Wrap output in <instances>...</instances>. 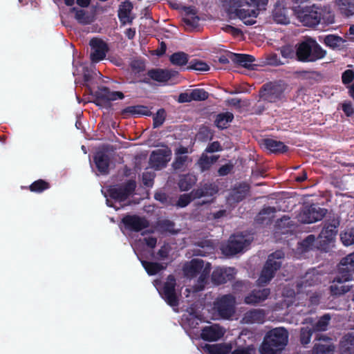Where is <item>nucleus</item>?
Returning <instances> with one entry per match:
<instances>
[{"label":"nucleus","mask_w":354,"mask_h":354,"mask_svg":"<svg viewBox=\"0 0 354 354\" xmlns=\"http://www.w3.org/2000/svg\"><path fill=\"white\" fill-rule=\"evenodd\" d=\"M197 136L199 140L204 141L210 140L212 137V134L210 129L207 127H201Z\"/></svg>","instance_id":"obj_60"},{"label":"nucleus","mask_w":354,"mask_h":354,"mask_svg":"<svg viewBox=\"0 0 354 354\" xmlns=\"http://www.w3.org/2000/svg\"><path fill=\"white\" fill-rule=\"evenodd\" d=\"M194 199L192 192L189 194H182L179 196L176 205L180 207H185Z\"/></svg>","instance_id":"obj_56"},{"label":"nucleus","mask_w":354,"mask_h":354,"mask_svg":"<svg viewBox=\"0 0 354 354\" xmlns=\"http://www.w3.org/2000/svg\"><path fill=\"white\" fill-rule=\"evenodd\" d=\"M327 212L326 208L321 207L318 204H303L295 218L302 223H313L322 220Z\"/></svg>","instance_id":"obj_8"},{"label":"nucleus","mask_w":354,"mask_h":354,"mask_svg":"<svg viewBox=\"0 0 354 354\" xmlns=\"http://www.w3.org/2000/svg\"><path fill=\"white\" fill-rule=\"evenodd\" d=\"M342 110L347 117H351L354 114V107L350 101H345L342 104Z\"/></svg>","instance_id":"obj_62"},{"label":"nucleus","mask_w":354,"mask_h":354,"mask_svg":"<svg viewBox=\"0 0 354 354\" xmlns=\"http://www.w3.org/2000/svg\"><path fill=\"white\" fill-rule=\"evenodd\" d=\"M151 112L147 106L144 105H135V106H129L121 111V115L124 118H127L130 116L134 115H151Z\"/></svg>","instance_id":"obj_25"},{"label":"nucleus","mask_w":354,"mask_h":354,"mask_svg":"<svg viewBox=\"0 0 354 354\" xmlns=\"http://www.w3.org/2000/svg\"><path fill=\"white\" fill-rule=\"evenodd\" d=\"M288 8L286 0H277L273 10V19L280 24H288Z\"/></svg>","instance_id":"obj_20"},{"label":"nucleus","mask_w":354,"mask_h":354,"mask_svg":"<svg viewBox=\"0 0 354 354\" xmlns=\"http://www.w3.org/2000/svg\"><path fill=\"white\" fill-rule=\"evenodd\" d=\"M284 257V252L281 250H277L268 255L260 276L257 281L258 286L263 287L270 282L274 277L276 272L280 269Z\"/></svg>","instance_id":"obj_5"},{"label":"nucleus","mask_w":354,"mask_h":354,"mask_svg":"<svg viewBox=\"0 0 354 354\" xmlns=\"http://www.w3.org/2000/svg\"><path fill=\"white\" fill-rule=\"evenodd\" d=\"M50 187V185L48 182L43 179H39L30 184L28 189L32 192L39 194L48 189Z\"/></svg>","instance_id":"obj_43"},{"label":"nucleus","mask_w":354,"mask_h":354,"mask_svg":"<svg viewBox=\"0 0 354 354\" xmlns=\"http://www.w3.org/2000/svg\"><path fill=\"white\" fill-rule=\"evenodd\" d=\"M133 9V4L129 1H124L118 10V18L120 22L124 25L127 23L132 24L133 18L130 17V14Z\"/></svg>","instance_id":"obj_31"},{"label":"nucleus","mask_w":354,"mask_h":354,"mask_svg":"<svg viewBox=\"0 0 354 354\" xmlns=\"http://www.w3.org/2000/svg\"><path fill=\"white\" fill-rule=\"evenodd\" d=\"M331 317L329 314L326 313L319 317L315 324V328L318 331H325L329 324Z\"/></svg>","instance_id":"obj_50"},{"label":"nucleus","mask_w":354,"mask_h":354,"mask_svg":"<svg viewBox=\"0 0 354 354\" xmlns=\"http://www.w3.org/2000/svg\"><path fill=\"white\" fill-rule=\"evenodd\" d=\"M324 42L327 46L335 49L339 48L344 42V40L339 36L328 35L325 37Z\"/></svg>","instance_id":"obj_45"},{"label":"nucleus","mask_w":354,"mask_h":354,"mask_svg":"<svg viewBox=\"0 0 354 354\" xmlns=\"http://www.w3.org/2000/svg\"><path fill=\"white\" fill-rule=\"evenodd\" d=\"M141 263L147 273L150 276L156 275L161 270H165L167 267L158 262H151L145 260H142Z\"/></svg>","instance_id":"obj_38"},{"label":"nucleus","mask_w":354,"mask_h":354,"mask_svg":"<svg viewBox=\"0 0 354 354\" xmlns=\"http://www.w3.org/2000/svg\"><path fill=\"white\" fill-rule=\"evenodd\" d=\"M263 145L266 149L274 153H283L287 150V147L283 142L273 138L263 139Z\"/></svg>","instance_id":"obj_32"},{"label":"nucleus","mask_w":354,"mask_h":354,"mask_svg":"<svg viewBox=\"0 0 354 354\" xmlns=\"http://www.w3.org/2000/svg\"><path fill=\"white\" fill-rule=\"evenodd\" d=\"M218 191V186L214 183H205L202 187L192 191L194 198H201L205 196H212Z\"/></svg>","instance_id":"obj_27"},{"label":"nucleus","mask_w":354,"mask_h":354,"mask_svg":"<svg viewBox=\"0 0 354 354\" xmlns=\"http://www.w3.org/2000/svg\"><path fill=\"white\" fill-rule=\"evenodd\" d=\"M219 158V156L213 155L208 156L207 153L203 152L196 162V165L199 167L200 171L203 173L210 169L211 167Z\"/></svg>","instance_id":"obj_30"},{"label":"nucleus","mask_w":354,"mask_h":354,"mask_svg":"<svg viewBox=\"0 0 354 354\" xmlns=\"http://www.w3.org/2000/svg\"><path fill=\"white\" fill-rule=\"evenodd\" d=\"M307 178V174L305 171H302L300 174L291 173L289 175V185L294 182L301 183Z\"/></svg>","instance_id":"obj_59"},{"label":"nucleus","mask_w":354,"mask_h":354,"mask_svg":"<svg viewBox=\"0 0 354 354\" xmlns=\"http://www.w3.org/2000/svg\"><path fill=\"white\" fill-rule=\"evenodd\" d=\"M89 45L91 49L90 59L92 62L97 63L105 58L109 48L104 41L97 37H93L90 40Z\"/></svg>","instance_id":"obj_16"},{"label":"nucleus","mask_w":354,"mask_h":354,"mask_svg":"<svg viewBox=\"0 0 354 354\" xmlns=\"http://www.w3.org/2000/svg\"><path fill=\"white\" fill-rule=\"evenodd\" d=\"M197 178L195 175L187 174L180 176L178 185L180 191L189 190L196 183Z\"/></svg>","instance_id":"obj_36"},{"label":"nucleus","mask_w":354,"mask_h":354,"mask_svg":"<svg viewBox=\"0 0 354 354\" xmlns=\"http://www.w3.org/2000/svg\"><path fill=\"white\" fill-rule=\"evenodd\" d=\"M236 273V270L234 268H218L213 271L212 281L216 285L224 284L233 280Z\"/></svg>","instance_id":"obj_18"},{"label":"nucleus","mask_w":354,"mask_h":354,"mask_svg":"<svg viewBox=\"0 0 354 354\" xmlns=\"http://www.w3.org/2000/svg\"><path fill=\"white\" fill-rule=\"evenodd\" d=\"M234 120V114L226 111L217 114L214 120V125L219 129H225L229 124Z\"/></svg>","instance_id":"obj_34"},{"label":"nucleus","mask_w":354,"mask_h":354,"mask_svg":"<svg viewBox=\"0 0 354 354\" xmlns=\"http://www.w3.org/2000/svg\"><path fill=\"white\" fill-rule=\"evenodd\" d=\"M224 335L221 327L217 324L205 326L201 330V337L205 341L214 342Z\"/></svg>","instance_id":"obj_19"},{"label":"nucleus","mask_w":354,"mask_h":354,"mask_svg":"<svg viewBox=\"0 0 354 354\" xmlns=\"http://www.w3.org/2000/svg\"><path fill=\"white\" fill-rule=\"evenodd\" d=\"M270 294V288L253 290L244 298L246 304L255 305L265 301Z\"/></svg>","instance_id":"obj_21"},{"label":"nucleus","mask_w":354,"mask_h":354,"mask_svg":"<svg viewBox=\"0 0 354 354\" xmlns=\"http://www.w3.org/2000/svg\"><path fill=\"white\" fill-rule=\"evenodd\" d=\"M329 289L333 296H340L350 290L349 286L344 285V283H339L338 282H334V279H333L332 284L330 286Z\"/></svg>","instance_id":"obj_44"},{"label":"nucleus","mask_w":354,"mask_h":354,"mask_svg":"<svg viewBox=\"0 0 354 354\" xmlns=\"http://www.w3.org/2000/svg\"><path fill=\"white\" fill-rule=\"evenodd\" d=\"M287 330L276 328L266 333L259 351L261 354H277L281 352L288 342Z\"/></svg>","instance_id":"obj_4"},{"label":"nucleus","mask_w":354,"mask_h":354,"mask_svg":"<svg viewBox=\"0 0 354 354\" xmlns=\"http://www.w3.org/2000/svg\"><path fill=\"white\" fill-rule=\"evenodd\" d=\"M340 12L346 16L354 15V0H336Z\"/></svg>","instance_id":"obj_39"},{"label":"nucleus","mask_w":354,"mask_h":354,"mask_svg":"<svg viewBox=\"0 0 354 354\" xmlns=\"http://www.w3.org/2000/svg\"><path fill=\"white\" fill-rule=\"evenodd\" d=\"M209 94L203 88H195L189 93V100L194 101H204L208 99Z\"/></svg>","instance_id":"obj_46"},{"label":"nucleus","mask_w":354,"mask_h":354,"mask_svg":"<svg viewBox=\"0 0 354 354\" xmlns=\"http://www.w3.org/2000/svg\"><path fill=\"white\" fill-rule=\"evenodd\" d=\"M171 151L170 149H157L152 151L149 157V163L151 167L160 169L167 166L170 160Z\"/></svg>","instance_id":"obj_17"},{"label":"nucleus","mask_w":354,"mask_h":354,"mask_svg":"<svg viewBox=\"0 0 354 354\" xmlns=\"http://www.w3.org/2000/svg\"><path fill=\"white\" fill-rule=\"evenodd\" d=\"M230 57L234 63L246 68H251L252 63L255 61L254 56L248 54L230 53Z\"/></svg>","instance_id":"obj_33"},{"label":"nucleus","mask_w":354,"mask_h":354,"mask_svg":"<svg viewBox=\"0 0 354 354\" xmlns=\"http://www.w3.org/2000/svg\"><path fill=\"white\" fill-rule=\"evenodd\" d=\"M265 316L263 309H252L244 314L243 321L245 324H262L265 321Z\"/></svg>","instance_id":"obj_28"},{"label":"nucleus","mask_w":354,"mask_h":354,"mask_svg":"<svg viewBox=\"0 0 354 354\" xmlns=\"http://www.w3.org/2000/svg\"><path fill=\"white\" fill-rule=\"evenodd\" d=\"M354 80V72L352 70L347 69L342 75V81L344 84H348Z\"/></svg>","instance_id":"obj_64"},{"label":"nucleus","mask_w":354,"mask_h":354,"mask_svg":"<svg viewBox=\"0 0 354 354\" xmlns=\"http://www.w3.org/2000/svg\"><path fill=\"white\" fill-rule=\"evenodd\" d=\"M166 118V111L164 109H160L153 118V127L154 129L160 127Z\"/></svg>","instance_id":"obj_54"},{"label":"nucleus","mask_w":354,"mask_h":354,"mask_svg":"<svg viewBox=\"0 0 354 354\" xmlns=\"http://www.w3.org/2000/svg\"><path fill=\"white\" fill-rule=\"evenodd\" d=\"M176 279L170 274L167 277L166 282L164 283L162 290L159 291L162 298L171 307L178 306L179 304L178 297L176 292Z\"/></svg>","instance_id":"obj_13"},{"label":"nucleus","mask_w":354,"mask_h":354,"mask_svg":"<svg viewBox=\"0 0 354 354\" xmlns=\"http://www.w3.org/2000/svg\"><path fill=\"white\" fill-rule=\"evenodd\" d=\"M339 221L333 218L330 221H326L324 225L317 237V248L324 252H328L330 244L334 242L337 234Z\"/></svg>","instance_id":"obj_7"},{"label":"nucleus","mask_w":354,"mask_h":354,"mask_svg":"<svg viewBox=\"0 0 354 354\" xmlns=\"http://www.w3.org/2000/svg\"><path fill=\"white\" fill-rule=\"evenodd\" d=\"M288 84L285 80H279L268 82L260 88V98L270 103H275L285 99V91Z\"/></svg>","instance_id":"obj_6"},{"label":"nucleus","mask_w":354,"mask_h":354,"mask_svg":"<svg viewBox=\"0 0 354 354\" xmlns=\"http://www.w3.org/2000/svg\"><path fill=\"white\" fill-rule=\"evenodd\" d=\"M243 236L232 235L230 237L228 243L225 249V253L227 255H234L241 252L245 245Z\"/></svg>","instance_id":"obj_22"},{"label":"nucleus","mask_w":354,"mask_h":354,"mask_svg":"<svg viewBox=\"0 0 354 354\" xmlns=\"http://www.w3.org/2000/svg\"><path fill=\"white\" fill-rule=\"evenodd\" d=\"M326 55V50L313 37H305L296 45V57L301 62H315Z\"/></svg>","instance_id":"obj_3"},{"label":"nucleus","mask_w":354,"mask_h":354,"mask_svg":"<svg viewBox=\"0 0 354 354\" xmlns=\"http://www.w3.org/2000/svg\"><path fill=\"white\" fill-rule=\"evenodd\" d=\"M277 212L274 207H263L257 215L255 221L260 225H270L272 223L274 218V213Z\"/></svg>","instance_id":"obj_26"},{"label":"nucleus","mask_w":354,"mask_h":354,"mask_svg":"<svg viewBox=\"0 0 354 354\" xmlns=\"http://www.w3.org/2000/svg\"><path fill=\"white\" fill-rule=\"evenodd\" d=\"M340 239L346 246L354 245V227L348 229L341 233Z\"/></svg>","instance_id":"obj_49"},{"label":"nucleus","mask_w":354,"mask_h":354,"mask_svg":"<svg viewBox=\"0 0 354 354\" xmlns=\"http://www.w3.org/2000/svg\"><path fill=\"white\" fill-rule=\"evenodd\" d=\"M124 228L131 232H139L149 226V221L136 214H127L122 218Z\"/></svg>","instance_id":"obj_15"},{"label":"nucleus","mask_w":354,"mask_h":354,"mask_svg":"<svg viewBox=\"0 0 354 354\" xmlns=\"http://www.w3.org/2000/svg\"><path fill=\"white\" fill-rule=\"evenodd\" d=\"M185 16L183 18V22L188 26L196 28L199 25L200 17L197 15V12L192 7L185 8Z\"/></svg>","instance_id":"obj_35"},{"label":"nucleus","mask_w":354,"mask_h":354,"mask_svg":"<svg viewBox=\"0 0 354 354\" xmlns=\"http://www.w3.org/2000/svg\"><path fill=\"white\" fill-rule=\"evenodd\" d=\"M174 226V222L169 219H164L158 222V227L162 232L174 233L175 232Z\"/></svg>","instance_id":"obj_53"},{"label":"nucleus","mask_w":354,"mask_h":354,"mask_svg":"<svg viewBox=\"0 0 354 354\" xmlns=\"http://www.w3.org/2000/svg\"><path fill=\"white\" fill-rule=\"evenodd\" d=\"M136 188L135 180L130 179L120 185H111L107 189L109 196L118 202L125 201Z\"/></svg>","instance_id":"obj_9"},{"label":"nucleus","mask_w":354,"mask_h":354,"mask_svg":"<svg viewBox=\"0 0 354 354\" xmlns=\"http://www.w3.org/2000/svg\"><path fill=\"white\" fill-rule=\"evenodd\" d=\"M315 241V236L313 234H310L306 237L301 243H299V248L303 252H308L313 248Z\"/></svg>","instance_id":"obj_51"},{"label":"nucleus","mask_w":354,"mask_h":354,"mask_svg":"<svg viewBox=\"0 0 354 354\" xmlns=\"http://www.w3.org/2000/svg\"><path fill=\"white\" fill-rule=\"evenodd\" d=\"M313 351V354H332L333 349L328 345L315 344Z\"/></svg>","instance_id":"obj_58"},{"label":"nucleus","mask_w":354,"mask_h":354,"mask_svg":"<svg viewBox=\"0 0 354 354\" xmlns=\"http://www.w3.org/2000/svg\"><path fill=\"white\" fill-rule=\"evenodd\" d=\"M94 103L98 106H102L109 104L111 101H115L117 99L122 100L124 95L121 91H111L106 86H102L95 92Z\"/></svg>","instance_id":"obj_14"},{"label":"nucleus","mask_w":354,"mask_h":354,"mask_svg":"<svg viewBox=\"0 0 354 354\" xmlns=\"http://www.w3.org/2000/svg\"><path fill=\"white\" fill-rule=\"evenodd\" d=\"M71 12H75V18L77 22L82 25H88L92 23V18L87 15L86 12L82 9H77L75 7L71 8Z\"/></svg>","instance_id":"obj_42"},{"label":"nucleus","mask_w":354,"mask_h":354,"mask_svg":"<svg viewBox=\"0 0 354 354\" xmlns=\"http://www.w3.org/2000/svg\"><path fill=\"white\" fill-rule=\"evenodd\" d=\"M205 348L209 354H229L232 349L230 345L225 344H207Z\"/></svg>","instance_id":"obj_40"},{"label":"nucleus","mask_w":354,"mask_h":354,"mask_svg":"<svg viewBox=\"0 0 354 354\" xmlns=\"http://www.w3.org/2000/svg\"><path fill=\"white\" fill-rule=\"evenodd\" d=\"M169 61L174 66H184L188 63L189 55L183 51L176 52L170 55Z\"/></svg>","instance_id":"obj_41"},{"label":"nucleus","mask_w":354,"mask_h":354,"mask_svg":"<svg viewBox=\"0 0 354 354\" xmlns=\"http://www.w3.org/2000/svg\"><path fill=\"white\" fill-rule=\"evenodd\" d=\"M301 73L304 75H308V77H306V80H309L310 83L311 84L315 83H319L322 82V80L324 78V75L321 72L315 71H304L301 72Z\"/></svg>","instance_id":"obj_52"},{"label":"nucleus","mask_w":354,"mask_h":354,"mask_svg":"<svg viewBox=\"0 0 354 354\" xmlns=\"http://www.w3.org/2000/svg\"><path fill=\"white\" fill-rule=\"evenodd\" d=\"M130 67L135 75L140 74L146 69V64L144 60L134 59L131 61Z\"/></svg>","instance_id":"obj_55"},{"label":"nucleus","mask_w":354,"mask_h":354,"mask_svg":"<svg viewBox=\"0 0 354 354\" xmlns=\"http://www.w3.org/2000/svg\"><path fill=\"white\" fill-rule=\"evenodd\" d=\"M178 75V71L172 69L152 68L147 71V76L133 82L151 84V80L160 83H165Z\"/></svg>","instance_id":"obj_12"},{"label":"nucleus","mask_w":354,"mask_h":354,"mask_svg":"<svg viewBox=\"0 0 354 354\" xmlns=\"http://www.w3.org/2000/svg\"><path fill=\"white\" fill-rule=\"evenodd\" d=\"M236 298L231 294L223 295L214 303V309L223 319H229L235 313Z\"/></svg>","instance_id":"obj_11"},{"label":"nucleus","mask_w":354,"mask_h":354,"mask_svg":"<svg viewBox=\"0 0 354 354\" xmlns=\"http://www.w3.org/2000/svg\"><path fill=\"white\" fill-rule=\"evenodd\" d=\"M250 1V2L247 1V0H223V6L230 15H234L235 17L242 20L245 25L250 26L254 24L256 21L253 19L248 18H256L259 15V10L245 9L243 7L244 6L252 5L259 8H263V9H265L268 0Z\"/></svg>","instance_id":"obj_1"},{"label":"nucleus","mask_w":354,"mask_h":354,"mask_svg":"<svg viewBox=\"0 0 354 354\" xmlns=\"http://www.w3.org/2000/svg\"><path fill=\"white\" fill-rule=\"evenodd\" d=\"M264 64L270 66H279L283 63L278 58L276 53H270L266 55Z\"/></svg>","instance_id":"obj_57"},{"label":"nucleus","mask_w":354,"mask_h":354,"mask_svg":"<svg viewBox=\"0 0 354 354\" xmlns=\"http://www.w3.org/2000/svg\"><path fill=\"white\" fill-rule=\"evenodd\" d=\"M204 266V262L201 259H194L189 264L185 265L183 271L185 274L191 278L196 277Z\"/></svg>","instance_id":"obj_29"},{"label":"nucleus","mask_w":354,"mask_h":354,"mask_svg":"<svg viewBox=\"0 0 354 354\" xmlns=\"http://www.w3.org/2000/svg\"><path fill=\"white\" fill-rule=\"evenodd\" d=\"M340 348L346 354H354V333L344 335L340 342Z\"/></svg>","instance_id":"obj_37"},{"label":"nucleus","mask_w":354,"mask_h":354,"mask_svg":"<svg viewBox=\"0 0 354 354\" xmlns=\"http://www.w3.org/2000/svg\"><path fill=\"white\" fill-rule=\"evenodd\" d=\"M313 332L308 328H301L300 333V342L303 345H306L310 342Z\"/></svg>","instance_id":"obj_61"},{"label":"nucleus","mask_w":354,"mask_h":354,"mask_svg":"<svg viewBox=\"0 0 354 354\" xmlns=\"http://www.w3.org/2000/svg\"><path fill=\"white\" fill-rule=\"evenodd\" d=\"M354 279V252L344 257L338 265L334 282L342 283Z\"/></svg>","instance_id":"obj_10"},{"label":"nucleus","mask_w":354,"mask_h":354,"mask_svg":"<svg viewBox=\"0 0 354 354\" xmlns=\"http://www.w3.org/2000/svg\"><path fill=\"white\" fill-rule=\"evenodd\" d=\"M93 161L100 174H107L109 173L110 158L108 154L103 151H97L93 157Z\"/></svg>","instance_id":"obj_24"},{"label":"nucleus","mask_w":354,"mask_h":354,"mask_svg":"<svg viewBox=\"0 0 354 354\" xmlns=\"http://www.w3.org/2000/svg\"><path fill=\"white\" fill-rule=\"evenodd\" d=\"M250 190V186L245 182L236 185L230 193V198L234 203H239L244 200Z\"/></svg>","instance_id":"obj_23"},{"label":"nucleus","mask_w":354,"mask_h":354,"mask_svg":"<svg viewBox=\"0 0 354 354\" xmlns=\"http://www.w3.org/2000/svg\"><path fill=\"white\" fill-rule=\"evenodd\" d=\"M187 69L198 71H207L209 70V66L206 62L202 60L194 59L189 62Z\"/></svg>","instance_id":"obj_47"},{"label":"nucleus","mask_w":354,"mask_h":354,"mask_svg":"<svg viewBox=\"0 0 354 354\" xmlns=\"http://www.w3.org/2000/svg\"><path fill=\"white\" fill-rule=\"evenodd\" d=\"M187 156H177L172 163V167L175 170H179L182 169L187 161Z\"/></svg>","instance_id":"obj_63"},{"label":"nucleus","mask_w":354,"mask_h":354,"mask_svg":"<svg viewBox=\"0 0 354 354\" xmlns=\"http://www.w3.org/2000/svg\"><path fill=\"white\" fill-rule=\"evenodd\" d=\"M288 216H283L281 218L277 219L274 225V233L280 234H286L288 233Z\"/></svg>","instance_id":"obj_48"},{"label":"nucleus","mask_w":354,"mask_h":354,"mask_svg":"<svg viewBox=\"0 0 354 354\" xmlns=\"http://www.w3.org/2000/svg\"><path fill=\"white\" fill-rule=\"evenodd\" d=\"M292 11L305 26L315 27L319 24L329 25L335 22L334 15L330 11L316 8L314 6L311 7L299 6L292 8Z\"/></svg>","instance_id":"obj_2"}]
</instances>
